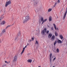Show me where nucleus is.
Returning a JSON list of instances; mask_svg holds the SVG:
<instances>
[{
	"mask_svg": "<svg viewBox=\"0 0 67 67\" xmlns=\"http://www.w3.org/2000/svg\"><path fill=\"white\" fill-rule=\"evenodd\" d=\"M4 66H7V65L6 64H4Z\"/></svg>",
	"mask_w": 67,
	"mask_h": 67,
	"instance_id": "4c0bfd02",
	"label": "nucleus"
},
{
	"mask_svg": "<svg viewBox=\"0 0 67 67\" xmlns=\"http://www.w3.org/2000/svg\"><path fill=\"white\" fill-rule=\"evenodd\" d=\"M57 29H58V28H57Z\"/></svg>",
	"mask_w": 67,
	"mask_h": 67,
	"instance_id": "09e8293b",
	"label": "nucleus"
},
{
	"mask_svg": "<svg viewBox=\"0 0 67 67\" xmlns=\"http://www.w3.org/2000/svg\"><path fill=\"white\" fill-rule=\"evenodd\" d=\"M16 58H17V57L16 56H15L14 57V60L13 61V62H16Z\"/></svg>",
	"mask_w": 67,
	"mask_h": 67,
	"instance_id": "423d86ee",
	"label": "nucleus"
},
{
	"mask_svg": "<svg viewBox=\"0 0 67 67\" xmlns=\"http://www.w3.org/2000/svg\"><path fill=\"white\" fill-rule=\"evenodd\" d=\"M31 39L32 40V41H33V40H34V38H31Z\"/></svg>",
	"mask_w": 67,
	"mask_h": 67,
	"instance_id": "c9c22d12",
	"label": "nucleus"
},
{
	"mask_svg": "<svg viewBox=\"0 0 67 67\" xmlns=\"http://www.w3.org/2000/svg\"><path fill=\"white\" fill-rule=\"evenodd\" d=\"M35 44H38V41H36H36Z\"/></svg>",
	"mask_w": 67,
	"mask_h": 67,
	"instance_id": "5701e85b",
	"label": "nucleus"
},
{
	"mask_svg": "<svg viewBox=\"0 0 67 67\" xmlns=\"http://www.w3.org/2000/svg\"><path fill=\"white\" fill-rule=\"evenodd\" d=\"M55 59H56V57L54 58L53 59V60L54 61V60H55Z\"/></svg>",
	"mask_w": 67,
	"mask_h": 67,
	"instance_id": "2f4dec72",
	"label": "nucleus"
},
{
	"mask_svg": "<svg viewBox=\"0 0 67 67\" xmlns=\"http://www.w3.org/2000/svg\"><path fill=\"white\" fill-rule=\"evenodd\" d=\"M14 24V23L12 25H13Z\"/></svg>",
	"mask_w": 67,
	"mask_h": 67,
	"instance_id": "58836bf2",
	"label": "nucleus"
},
{
	"mask_svg": "<svg viewBox=\"0 0 67 67\" xmlns=\"http://www.w3.org/2000/svg\"><path fill=\"white\" fill-rule=\"evenodd\" d=\"M54 50H55H55H56V48L55 47H54Z\"/></svg>",
	"mask_w": 67,
	"mask_h": 67,
	"instance_id": "473e14b6",
	"label": "nucleus"
},
{
	"mask_svg": "<svg viewBox=\"0 0 67 67\" xmlns=\"http://www.w3.org/2000/svg\"><path fill=\"white\" fill-rule=\"evenodd\" d=\"M51 29L52 30H54V27H52L51 28Z\"/></svg>",
	"mask_w": 67,
	"mask_h": 67,
	"instance_id": "cd10ccee",
	"label": "nucleus"
},
{
	"mask_svg": "<svg viewBox=\"0 0 67 67\" xmlns=\"http://www.w3.org/2000/svg\"><path fill=\"white\" fill-rule=\"evenodd\" d=\"M10 26V25H8L7 27L5 28V29H7V28H8V27H9Z\"/></svg>",
	"mask_w": 67,
	"mask_h": 67,
	"instance_id": "b1692460",
	"label": "nucleus"
},
{
	"mask_svg": "<svg viewBox=\"0 0 67 67\" xmlns=\"http://www.w3.org/2000/svg\"><path fill=\"white\" fill-rule=\"evenodd\" d=\"M60 2V0H58L57 2H58V3H59V2Z\"/></svg>",
	"mask_w": 67,
	"mask_h": 67,
	"instance_id": "7c9ffc66",
	"label": "nucleus"
},
{
	"mask_svg": "<svg viewBox=\"0 0 67 67\" xmlns=\"http://www.w3.org/2000/svg\"><path fill=\"white\" fill-rule=\"evenodd\" d=\"M0 35H1V36L2 35V33H1L0 34Z\"/></svg>",
	"mask_w": 67,
	"mask_h": 67,
	"instance_id": "f704fd0d",
	"label": "nucleus"
},
{
	"mask_svg": "<svg viewBox=\"0 0 67 67\" xmlns=\"http://www.w3.org/2000/svg\"><path fill=\"white\" fill-rule=\"evenodd\" d=\"M57 3H58V2L57 1L55 2L54 5V6H55V5H56L57 4Z\"/></svg>",
	"mask_w": 67,
	"mask_h": 67,
	"instance_id": "a211bd4d",
	"label": "nucleus"
},
{
	"mask_svg": "<svg viewBox=\"0 0 67 67\" xmlns=\"http://www.w3.org/2000/svg\"><path fill=\"white\" fill-rule=\"evenodd\" d=\"M52 20V17L50 16L49 18V21L50 22V21H51Z\"/></svg>",
	"mask_w": 67,
	"mask_h": 67,
	"instance_id": "f8f14e48",
	"label": "nucleus"
},
{
	"mask_svg": "<svg viewBox=\"0 0 67 67\" xmlns=\"http://www.w3.org/2000/svg\"><path fill=\"white\" fill-rule=\"evenodd\" d=\"M52 34L51 33L49 34L48 36V38H51V37H52Z\"/></svg>",
	"mask_w": 67,
	"mask_h": 67,
	"instance_id": "1a4fd4ad",
	"label": "nucleus"
},
{
	"mask_svg": "<svg viewBox=\"0 0 67 67\" xmlns=\"http://www.w3.org/2000/svg\"><path fill=\"white\" fill-rule=\"evenodd\" d=\"M29 45H30V44L29 43H27V46H29Z\"/></svg>",
	"mask_w": 67,
	"mask_h": 67,
	"instance_id": "e433bc0d",
	"label": "nucleus"
},
{
	"mask_svg": "<svg viewBox=\"0 0 67 67\" xmlns=\"http://www.w3.org/2000/svg\"><path fill=\"white\" fill-rule=\"evenodd\" d=\"M53 67H55L54 66H53Z\"/></svg>",
	"mask_w": 67,
	"mask_h": 67,
	"instance_id": "de8ad7c7",
	"label": "nucleus"
},
{
	"mask_svg": "<svg viewBox=\"0 0 67 67\" xmlns=\"http://www.w3.org/2000/svg\"><path fill=\"white\" fill-rule=\"evenodd\" d=\"M27 46L26 45V46H25V47L23 48L22 51L21 53V55H22V54H23V53H24V50H25V48H26V47H27Z\"/></svg>",
	"mask_w": 67,
	"mask_h": 67,
	"instance_id": "39448f33",
	"label": "nucleus"
},
{
	"mask_svg": "<svg viewBox=\"0 0 67 67\" xmlns=\"http://www.w3.org/2000/svg\"><path fill=\"white\" fill-rule=\"evenodd\" d=\"M62 41L60 40H59L58 41H57V43H59V44H60V43H62Z\"/></svg>",
	"mask_w": 67,
	"mask_h": 67,
	"instance_id": "9b49d317",
	"label": "nucleus"
},
{
	"mask_svg": "<svg viewBox=\"0 0 67 67\" xmlns=\"http://www.w3.org/2000/svg\"><path fill=\"white\" fill-rule=\"evenodd\" d=\"M4 67V65H3L2 66V67Z\"/></svg>",
	"mask_w": 67,
	"mask_h": 67,
	"instance_id": "a19ab883",
	"label": "nucleus"
},
{
	"mask_svg": "<svg viewBox=\"0 0 67 67\" xmlns=\"http://www.w3.org/2000/svg\"><path fill=\"white\" fill-rule=\"evenodd\" d=\"M52 54L50 53V58H52Z\"/></svg>",
	"mask_w": 67,
	"mask_h": 67,
	"instance_id": "4be33fe9",
	"label": "nucleus"
},
{
	"mask_svg": "<svg viewBox=\"0 0 67 67\" xmlns=\"http://www.w3.org/2000/svg\"><path fill=\"white\" fill-rule=\"evenodd\" d=\"M41 22H42V23H41V24H43V23H44V22H45L44 21V19H43V17H41Z\"/></svg>",
	"mask_w": 67,
	"mask_h": 67,
	"instance_id": "6e6552de",
	"label": "nucleus"
},
{
	"mask_svg": "<svg viewBox=\"0 0 67 67\" xmlns=\"http://www.w3.org/2000/svg\"><path fill=\"white\" fill-rule=\"evenodd\" d=\"M2 18H0V20H2Z\"/></svg>",
	"mask_w": 67,
	"mask_h": 67,
	"instance_id": "79ce46f5",
	"label": "nucleus"
},
{
	"mask_svg": "<svg viewBox=\"0 0 67 67\" xmlns=\"http://www.w3.org/2000/svg\"><path fill=\"white\" fill-rule=\"evenodd\" d=\"M56 43H57V41H55L54 43V45H55Z\"/></svg>",
	"mask_w": 67,
	"mask_h": 67,
	"instance_id": "412c9836",
	"label": "nucleus"
},
{
	"mask_svg": "<svg viewBox=\"0 0 67 67\" xmlns=\"http://www.w3.org/2000/svg\"><path fill=\"white\" fill-rule=\"evenodd\" d=\"M3 15H4V14H3V15H2V16H3Z\"/></svg>",
	"mask_w": 67,
	"mask_h": 67,
	"instance_id": "c03bdc74",
	"label": "nucleus"
},
{
	"mask_svg": "<svg viewBox=\"0 0 67 67\" xmlns=\"http://www.w3.org/2000/svg\"><path fill=\"white\" fill-rule=\"evenodd\" d=\"M30 19V17L28 16H26V17H24L23 18V20L24 21L23 23H25V22H26V21H28Z\"/></svg>",
	"mask_w": 67,
	"mask_h": 67,
	"instance_id": "f257e3e1",
	"label": "nucleus"
},
{
	"mask_svg": "<svg viewBox=\"0 0 67 67\" xmlns=\"http://www.w3.org/2000/svg\"><path fill=\"white\" fill-rule=\"evenodd\" d=\"M5 63H6V64H9L10 63V61H9V62H8L7 61H5Z\"/></svg>",
	"mask_w": 67,
	"mask_h": 67,
	"instance_id": "f3484780",
	"label": "nucleus"
},
{
	"mask_svg": "<svg viewBox=\"0 0 67 67\" xmlns=\"http://www.w3.org/2000/svg\"><path fill=\"white\" fill-rule=\"evenodd\" d=\"M67 8H66V11L65 12L64 15L63 16V19H64V20H65V18H66V14H67Z\"/></svg>",
	"mask_w": 67,
	"mask_h": 67,
	"instance_id": "20e7f679",
	"label": "nucleus"
},
{
	"mask_svg": "<svg viewBox=\"0 0 67 67\" xmlns=\"http://www.w3.org/2000/svg\"><path fill=\"white\" fill-rule=\"evenodd\" d=\"M38 67H41V66H38Z\"/></svg>",
	"mask_w": 67,
	"mask_h": 67,
	"instance_id": "37998d69",
	"label": "nucleus"
},
{
	"mask_svg": "<svg viewBox=\"0 0 67 67\" xmlns=\"http://www.w3.org/2000/svg\"><path fill=\"white\" fill-rule=\"evenodd\" d=\"M37 2H35V3L36 4H37Z\"/></svg>",
	"mask_w": 67,
	"mask_h": 67,
	"instance_id": "ea45409f",
	"label": "nucleus"
},
{
	"mask_svg": "<svg viewBox=\"0 0 67 67\" xmlns=\"http://www.w3.org/2000/svg\"><path fill=\"white\" fill-rule=\"evenodd\" d=\"M47 29L46 28H45L43 30L42 32V34L43 35H44L45 34V33L46 32V33L48 34L49 33V31L47 30Z\"/></svg>",
	"mask_w": 67,
	"mask_h": 67,
	"instance_id": "f03ea898",
	"label": "nucleus"
},
{
	"mask_svg": "<svg viewBox=\"0 0 67 67\" xmlns=\"http://www.w3.org/2000/svg\"><path fill=\"white\" fill-rule=\"evenodd\" d=\"M19 33L20 34V32H19Z\"/></svg>",
	"mask_w": 67,
	"mask_h": 67,
	"instance_id": "49530a36",
	"label": "nucleus"
},
{
	"mask_svg": "<svg viewBox=\"0 0 67 67\" xmlns=\"http://www.w3.org/2000/svg\"><path fill=\"white\" fill-rule=\"evenodd\" d=\"M60 38L62 40L63 38V36L62 35H60Z\"/></svg>",
	"mask_w": 67,
	"mask_h": 67,
	"instance_id": "dca6fc26",
	"label": "nucleus"
},
{
	"mask_svg": "<svg viewBox=\"0 0 67 67\" xmlns=\"http://www.w3.org/2000/svg\"><path fill=\"white\" fill-rule=\"evenodd\" d=\"M50 58V62H51L52 60V58Z\"/></svg>",
	"mask_w": 67,
	"mask_h": 67,
	"instance_id": "72a5a7b5",
	"label": "nucleus"
},
{
	"mask_svg": "<svg viewBox=\"0 0 67 67\" xmlns=\"http://www.w3.org/2000/svg\"><path fill=\"white\" fill-rule=\"evenodd\" d=\"M11 2V1H8L7 2L5 5V7H7L8 5H9V4H10Z\"/></svg>",
	"mask_w": 67,
	"mask_h": 67,
	"instance_id": "7ed1b4c3",
	"label": "nucleus"
},
{
	"mask_svg": "<svg viewBox=\"0 0 67 67\" xmlns=\"http://www.w3.org/2000/svg\"><path fill=\"white\" fill-rule=\"evenodd\" d=\"M18 38V36H17V37H16V38H15V40H17V39Z\"/></svg>",
	"mask_w": 67,
	"mask_h": 67,
	"instance_id": "393cba45",
	"label": "nucleus"
},
{
	"mask_svg": "<svg viewBox=\"0 0 67 67\" xmlns=\"http://www.w3.org/2000/svg\"><path fill=\"white\" fill-rule=\"evenodd\" d=\"M4 18V16H1V17L0 18Z\"/></svg>",
	"mask_w": 67,
	"mask_h": 67,
	"instance_id": "bb28decb",
	"label": "nucleus"
},
{
	"mask_svg": "<svg viewBox=\"0 0 67 67\" xmlns=\"http://www.w3.org/2000/svg\"><path fill=\"white\" fill-rule=\"evenodd\" d=\"M46 21H47V19H44V20H43V21L45 22Z\"/></svg>",
	"mask_w": 67,
	"mask_h": 67,
	"instance_id": "c85d7f7f",
	"label": "nucleus"
},
{
	"mask_svg": "<svg viewBox=\"0 0 67 67\" xmlns=\"http://www.w3.org/2000/svg\"><path fill=\"white\" fill-rule=\"evenodd\" d=\"M55 35H53L51 37V40L52 41H54L55 40Z\"/></svg>",
	"mask_w": 67,
	"mask_h": 67,
	"instance_id": "0eeeda50",
	"label": "nucleus"
},
{
	"mask_svg": "<svg viewBox=\"0 0 67 67\" xmlns=\"http://www.w3.org/2000/svg\"><path fill=\"white\" fill-rule=\"evenodd\" d=\"M55 36H58V34L57 32V31L55 32Z\"/></svg>",
	"mask_w": 67,
	"mask_h": 67,
	"instance_id": "2eb2a0df",
	"label": "nucleus"
},
{
	"mask_svg": "<svg viewBox=\"0 0 67 67\" xmlns=\"http://www.w3.org/2000/svg\"><path fill=\"white\" fill-rule=\"evenodd\" d=\"M56 51L57 53H59V49L57 48L56 50Z\"/></svg>",
	"mask_w": 67,
	"mask_h": 67,
	"instance_id": "6ab92c4d",
	"label": "nucleus"
},
{
	"mask_svg": "<svg viewBox=\"0 0 67 67\" xmlns=\"http://www.w3.org/2000/svg\"><path fill=\"white\" fill-rule=\"evenodd\" d=\"M52 10V9H49L48 10V12H50V11H51Z\"/></svg>",
	"mask_w": 67,
	"mask_h": 67,
	"instance_id": "aec40b11",
	"label": "nucleus"
},
{
	"mask_svg": "<svg viewBox=\"0 0 67 67\" xmlns=\"http://www.w3.org/2000/svg\"><path fill=\"white\" fill-rule=\"evenodd\" d=\"M5 23V22L4 21H3L1 22V24H4Z\"/></svg>",
	"mask_w": 67,
	"mask_h": 67,
	"instance_id": "ddd939ff",
	"label": "nucleus"
},
{
	"mask_svg": "<svg viewBox=\"0 0 67 67\" xmlns=\"http://www.w3.org/2000/svg\"><path fill=\"white\" fill-rule=\"evenodd\" d=\"M3 32H5V29H4V30H3Z\"/></svg>",
	"mask_w": 67,
	"mask_h": 67,
	"instance_id": "a878e982",
	"label": "nucleus"
},
{
	"mask_svg": "<svg viewBox=\"0 0 67 67\" xmlns=\"http://www.w3.org/2000/svg\"><path fill=\"white\" fill-rule=\"evenodd\" d=\"M48 27H49V26H48Z\"/></svg>",
	"mask_w": 67,
	"mask_h": 67,
	"instance_id": "a18cd8bd",
	"label": "nucleus"
},
{
	"mask_svg": "<svg viewBox=\"0 0 67 67\" xmlns=\"http://www.w3.org/2000/svg\"><path fill=\"white\" fill-rule=\"evenodd\" d=\"M28 42H31V40H28Z\"/></svg>",
	"mask_w": 67,
	"mask_h": 67,
	"instance_id": "c756f323",
	"label": "nucleus"
},
{
	"mask_svg": "<svg viewBox=\"0 0 67 67\" xmlns=\"http://www.w3.org/2000/svg\"><path fill=\"white\" fill-rule=\"evenodd\" d=\"M53 25H54V27L55 29V30H57V29H56V25H55V24H54Z\"/></svg>",
	"mask_w": 67,
	"mask_h": 67,
	"instance_id": "4468645a",
	"label": "nucleus"
},
{
	"mask_svg": "<svg viewBox=\"0 0 67 67\" xmlns=\"http://www.w3.org/2000/svg\"><path fill=\"white\" fill-rule=\"evenodd\" d=\"M27 62L29 63H31L32 62V59H29L27 60Z\"/></svg>",
	"mask_w": 67,
	"mask_h": 67,
	"instance_id": "9d476101",
	"label": "nucleus"
}]
</instances>
